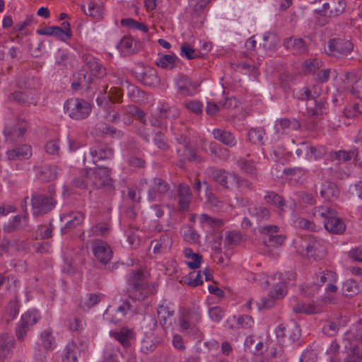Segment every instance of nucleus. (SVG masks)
I'll use <instances>...</instances> for the list:
<instances>
[{
  "label": "nucleus",
  "instance_id": "f704fd0d",
  "mask_svg": "<svg viewBox=\"0 0 362 362\" xmlns=\"http://www.w3.org/2000/svg\"><path fill=\"white\" fill-rule=\"evenodd\" d=\"M71 186L81 189H87L90 186L88 176H86V168L82 169L79 175L71 180Z\"/></svg>",
  "mask_w": 362,
  "mask_h": 362
},
{
  "label": "nucleus",
  "instance_id": "680f3d73",
  "mask_svg": "<svg viewBox=\"0 0 362 362\" xmlns=\"http://www.w3.org/2000/svg\"><path fill=\"white\" fill-rule=\"evenodd\" d=\"M157 81L158 77L155 70L148 69L144 71L143 82L145 85L151 86Z\"/></svg>",
  "mask_w": 362,
  "mask_h": 362
},
{
  "label": "nucleus",
  "instance_id": "f257e3e1",
  "mask_svg": "<svg viewBox=\"0 0 362 362\" xmlns=\"http://www.w3.org/2000/svg\"><path fill=\"white\" fill-rule=\"evenodd\" d=\"M129 296L134 300L142 301L145 300L151 292L149 285L143 279L141 271L129 274L127 279Z\"/></svg>",
  "mask_w": 362,
  "mask_h": 362
},
{
  "label": "nucleus",
  "instance_id": "c9c22d12",
  "mask_svg": "<svg viewBox=\"0 0 362 362\" xmlns=\"http://www.w3.org/2000/svg\"><path fill=\"white\" fill-rule=\"evenodd\" d=\"M265 135V131L262 127L252 128L248 131L247 139L254 144H263V138Z\"/></svg>",
  "mask_w": 362,
  "mask_h": 362
},
{
  "label": "nucleus",
  "instance_id": "0e129e2a",
  "mask_svg": "<svg viewBox=\"0 0 362 362\" xmlns=\"http://www.w3.org/2000/svg\"><path fill=\"white\" fill-rule=\"evenodd\" d=\"M308 150L310 151V156L313 157L315 159L322 158L327 153V148L324 146H309Z\"/></svg>",
  "mask_w": 362,
  "mask_h": 362
},
{
  "label": "nucleus",
  "instance_id": "603ef678",
  "mask_svg": "<svg viewBox=\"0 0 362 362\" xmlns=\"http://www.w3.org/2000/svg\"><path fill=\"white\" fill-rule=\"evenodd\" d=\"M334 6L329 11V17H337L344 13L346 6V0H334Z\"/></svg>",
  "mask_w": 362,
  "mask_h": 362
},
{
  "label": "nucleus",
  "instance_id": "774afa93",
  "mask_svg": "<svg viewBox=\"0 0 362 362\" xmlns=\"http://www.w3.org/2000/svg\"><path fill=\"white\" fill-rule=\"evenodd\" d=\"M286 294V288L284 283L278 284L275 288L270 291L269 296L273 299L281 298Z\"/></svg>",
  "mask_w": 362,
  "mask_h": 362
},
{
  "label": "nucleus",
  "instance_id": "bb28decb",
  "mask_svg": "<svg viewBox=\"0 0 362 362\" xmlns=\"http://www.w3.org/2000/svg\"><path fill=\"white\" fill-rule=\"evenodd\" d=\"M122 97L121 90L117 88H112L108 95H104L96 99V103L99 106L105 107L112 104V100L119 101Z\"/></svg>",
  "mask_w": 362,
  "mask_h": 362
},
{
  "label": "nucleus",
  "instance_id": "bf43d9fd",
  "mask_svg": "<svg viewBox=\"0 0 362 362\" xmlns=\"http://www.w3.org/2000/svg\"><path fill=\"white\" fill-rule=\"evenodd\" d=\"M100 300V296L97 294L89 293L83 301L81 302V306L83 308H90L95 305Z\"/></svg>",
  "mask_w": 362,
  "mask_h": 362
},
{
  "label": "nucleus",
  "instance_id": "a19ab883",
  "mask_svg": "<svg viewBox=\"0 0 362 362\" xmlns=\"http://www.w3.org/2000/svg\"><path fill=\"white\" fill-rule=\"evenodd\" d=\"M347 321L346 319L341 320L339 324H337L335 322H328L323 326L322 331L326 335L333 337L338 332L339 327L345 326Z\"/></svg>",
  "mask_w": 362,
  "mask_h": 362
},
{
  "label": "nucleus",
  "instance_id": "3c124183",
  "mask_svg": "<svg viewBox=\"0 0 362 362\" xmlns=\"http://www.w3.org/2000/svg\"><path fill=\"white\" fill-rule=\"evenodd\" d=\"M186 283L190 286H197L203 284L202 271L190 272L185 279Z\"/></svg>",
  "mask_w": 362,
  "mask_h": 362
},
{
  "label": "nucleus",
  "instance_id": "9d476101",
  "mask_svg": "<svg viewBox=\"0 0 362 362\" xmlns=\"http://www.w3.org/2000/svg\"><path fill=\"white\" fill-rule=\"evenodd\" d=\"M130 309L131 305L129 302L124 300L117 308L108 306L105 311L103 316L110 322L117 324L122 320L127 311Z\"/></svg>",
  "mask_w": 362,
  "mask_h": 362
},
{
  "label": "nucleus",
  "instance_id": "72a5a7b5",
  "mask_svg": "<svg viewBox=\"0 0 362 362\" xmlns=\"http://www.w3.org/2000/svg\"><path fill=\"white\" fill-rule=\"evenodd\" d=\"M136 41L130 37H124L117 45L118 49L124 55L130 54L134 52Z\"/></svg>",
  "mask_w": 362,
  "mask_h": 362
},
{
  "label": "nucleus",
  "instance_id": "4468645a",
  "mask_svg": "<svg viewBox=\"0 0 362 362\" xmlns=\"http://www.w3.org/2000/svg\"><path fill=\"white\" fill-rule=\"evenodd\" d=\"M328 48L332 54L339 57L349 54L353 49V45L349 40L332 39L329 42Z\"/></svg>",
  "mask_w": 362,
  "mask_h": 362
},
{
  "label": "nucleus",
  "instance_id": "a878e982",
  "mask_svg": "<svg viewBox=\"0 0 362 362\" xmlns=\"http://www.w3.org/2000/svg\"><path fill=\"white\" fill-rule=\"evenodd\" d=\"M300 126L298 121L295 119L281 118L276 121L274 129L276 133L283 134L287 129L296 130Z\"/></svg>",
  "mask_w": 362,
  "mask_h": 362
},
{
  "label": "nucleus",
  "instance_id": "9b49d317",
  "mask_svg": "<svg viewBox=\"0 0 362 362\" xmlns=\"http://www.w3.org/2000/svg\"><path fill=\"white\" fill-rule=\"evenodd\" d=\"M92 250L95 257L102 264L108 263L112 257V251L109 245L100 240L95 239L92 243Z\"/></svg>",
  "mask_w": 362,
  "mask_h": 362
},
{
  "label": "nucleus",
  "instance_id": "6e6d98bb",
  "mask_svg": "<svg viewBox=\"0 0 362 362\" xmlns=\"http://www.w3.org/2000/svg\"><path fill=\"white\" fill-rule=\"evenodd\" d=\"M180 54L187 59H193L199 57L195 49L189 43H184L181 46Z\"/></svg>",
  "mask_w": 362,
  "mask_h": 362
},
{
  "label": "nucleus",
  "instance_id": "7ed1b4c3",
  "mask_svg": "<svg viewBox=\"0 0 362 362\" xmlns=\"http://www.w3.org/2000/svg\"><path fill=\"white\" fill-rule=\"evenodd\" d=\"M315 214L324 218V226L327 231L340 234L345 230L346 226L338 217L335 210L327 206H319L315 209Z\"/></svg>",
  "mask_w": 362,
  "mask_h": 362
},
{
  "label": "nucleus",
  "instance_id": "4d7b16f0",
  "mask_svg": "<svg viewBox=\"0 0 362 362\" xmlns=\"http://www.w3.org/2000/svg\"><path fill=\"white\" fill-rule=\"evenodd\" d=\"M210 1L211 0H190V5L192 6L194 14L197 16H199Z\"/></svg>",
  "mask_w": 362,
  "mask_h": 362
},
{
  "label": "nucleus",
  "instance_id": "8fccbe9b",
  "mask_svg": "<svg viewBox=\"0 0 362 362\" xmlns=\"http://www.w3.org/2000/svg\"><path fill=\"white\" fill-rule=\"evenodd\" d=\"M210 151L223 160H228L230 157V151L228 148L221 147L215 143L210 144Z\"/></svg>",
  "mask_w": 362,
  "mask_h": 362
},
{
  "label": "nucleus",
  "instance_id": "c03bdc74",
  "mask_svg": "<svg viewBox=\"0 0 362 362\" xmlns=\"http://www.w3.org/2000/svg\"><path fill=\"white\" fill-rule=\"evenodd\" d=\"M344 295L352 296L357 294L359 291V286L354 279H348L344 282L342 286Z\"/></svg>",
  "mask_w": 362,
  "mask_h": 362
},
{
  "label": "nucleus",
  "instance_id": "f3484780",
  "mask_svg": "<svg viewBox=\"0 0 362 362\" xmlns=\"http://www.w3.org/2000/svg\"><path fill=\"white\" fill-rule=\"evenodd\" d=\"M257 162L253 158H250V155H247V158H240L237 161L239 168L247 175L252 177H257L258 170L257 168Z\"/></svg>",
  "mask_w": 362,
  "mask_h": 362
},
{
  "label": "nucleus",
  "instance_id": "5701e85b",
  "mask_svg": "<svg viewBox=\"0 0 362 362\" xmlns=\"http://www.w3.org/2000/svg\"><path fill=\"white\" fill-rule=\"evenodd\" d=\"M176 86L180 93L185 95H191V88H196L197 85L191 81L189 78L183 74H179L175 79Z\"/></svg>",
  "mask_w": 362,
  "mask_h": 362
},
{
  "label": "nucleus",
  "instance_id": "a211bd4d",
  "mask_svg": "<svg viewBox=\"0 0 362 362\" xmlns=\"http://www.w3.org/2000/svg\"><path fill=\"white\" fill-rule=\"evenodd\" d=\"M15 340L13 336L8 334H3L0 336V359L4 360L11 354V349L14 346Z\"/></svg>",
  "mask_w": 362,
  "mask_h": 362
},
{
  "label": "nucleus",
  "instance_id": "864d4df0",
  "mask_svg": "<svg viewBox=\"0 0 362 362\" xmlns=\"http://www.w3.org/2000/svg\"><path fill=\"white\" fill-rule=\"evenodd\" d=\"M233 187H243L244 189L249 190H254L255 186L252 182L247 179L242 178L239 175H233Z\"/></svg>",
  "mask_w": 362,
  "mask_h": 362
},
{
  "label": "nucleus",
  "instance_id": "7c9ffc66",
  "mask_svg": "<svg viewBox=\"0 0 362 362\" xmlns=\"http://www.w3.org/2000/svg\"><path fill=\"white\" fill-rule=\"evenodd\" d=\"M250 216L257 221L268 220L270 218L271 212L264 206H255L248 209Z\"/></svg>",
  "mask_w": 362,
  "mask_h": 362
},
{
  "label": "nucleus",
  "instance_id": "ddd939ff",
  "mask_svg": "<svg viewBox=\"0 0 362 362\" xmlns=\"http://www.w3.org/2000/svg\"><path fill=\"white\" fill-rule=\"evenodd\" d=\"M172 244V234L169 230H166L158 238L152 240L150 246L153 247L154 254L162 255L170 251Z\"/></svg>",
  "mask_w": 362,
  "mask_h": 362
},
{
  "label": "nucleus",
  "instance_id": "20e7f679",
  "mask_svg": "<svg viewBox=\"0 0 362 362\" xmlns=\"http://www.w3.org/2000/svg\"><path fill=\"white\" fill-rule=\"evenodd\" d=\"M202 315L198 310H185L179 316L180 331L189 336L199 337L197 325L201 321Z\"/></svg>",
  "mask_w": 362,
  "mask_h": 362
},
{
  "label": "nucleus",
  "instance_id": "ea45409f",
  "mask_svg": "<svg viewBox=\"0 0 362 362\" xmlns=\"http://www.w3.org/2000/svg\"><path fill=\"white\" fill-rule=\"evenodd\" d=\"M264 199L267 204H272L281 210L285 205L283 197L274 192H267L264 197Z\"/></svg>",
  "mask_w": 362,
  "mask_h": 362
},
{
  "label": "nucleus",
  "instance_id": "052dcab7",
  "mask_svg": "<svg viewBox=\"0 0 362 362\" xmlns=\"http://www.w3.org/2000/svg\"><path fill=\"white\" fill-rule=\"evenodd\" d=\"M22 217L19 215L15 216L7 224L4 226V230L11 233L20 228Z\"/></svg>",
  "mask_w": 362,
  "mask_h": 362
},
{
  "label": "nucleus",
  "instance_id": "4c0bfd02",
  "mask_svg": "<svg viewBox=\"0 0 362 362\" xmlns=\"http://www.w3.org/2000/svg\"><path fill=\"white\" fill-rule=\"evenodd\" d=\"M110 232V227L108 223L101 222L92 226L88 231V237L95 235H105Z\"/></svg>",
  "mask_w": 362,
  "mask_h": 362
},
{
  "label": "nucleus",
  "instance_id": "cd10ccee",
  "mask_svg": "<svg viewBox=\"0 0 362 362\" xmlns=\"http://www.w3.org/2000/svg\"><path fill=\"white\" fill-rule=\"evenodd\" d=\"M110 335L127 348L130 345L129 340L132 337V331L127 327H122L119 332L110 331Z\"/></svg>",
  "mask_w": 362,
  "mask_h": 362
},
{
  "label": "nucleus",
  "instance_id": "0eeeda50",
  "mask_svg": "<svg viewBox=\"0 0 362 362\" xmlns=\"http://www.w3.org/2000/svg\"><path fill=\"white\" fill-rule=\"evenodd\" d=\"M56 201L51 194L36 193L32 196V211L34 216H40L52 211Z\"/></svg>",
  "mask_w": 362,
  "mask_h": 362
},
{
  "label": "nucleus",
  "instance_id": "f03ea898",
  "mask_svg": "<svg viewBox=\"0 0 362 362\" xmlns=\"http://www.w3.org/2000/svg\"><path fill=\"white\" fill-rule=\"evenodd\" d=\"M111 169L107 167L97 165L95 168H86L90 186L93 188H111L113 180L111 178Z\"/></svg>",
  "mask_w": 362,
  "mask_h": 362
},
{
  "label": "nucleus",
  "instance_id": "473e14b6",
  "mask_svg": "<svg viewBox=\"0 0 362 362\" xmlns=\"http://www.w3.org/2000/svg\"><path fill=\"white\" fill-rule=\"evenodd\" d=\"M344 347L347 351L344 362H362V351L357 346L344 344Z\"/></svg>",
  "mask_w": 362,
  "mask_h": 362
},
{
  "label": "nucleus",
  "instance_id": "4be33fe9",
  "mask_svg": "<svg viewBox=\"0 0 362 362\" xmlns=\"http://www.w3.org/2000/svg\"><path fill=\"white\" fill-rule=\"evenodd\" d=\"M320 194L326 201L331 202L339 195L338 187L330 182H325L320 187Z\"/></svg>",
  "mask_w": 362,
  "mask_h": 362
},
{
  "label": "nucleus",
  "instance_id": "393cba45",
  "mask_svg": "<svg viewBox=\"0 0 362 362\" xmlns=\"http://www.w3.org/2000/svg\"><path fill=\"white\" fill-rule=\"evenodd\" d=\"M321 93V88L318 86L303 87L296 93V97L300 100H311L317 99Z\"/></svg>",
  "mask_w": 362,
  "mask_h": 362
},
{
  "label": "nucleus",
  "instance_id": "5fc2aeb1",
  "mask_svg": "<svg viewBox=\"0 0 362 362\" xmlns=\"http://www.w3.org/2000/svg\"><path fill=\"white\" fill-rule=\"evenodd\" d=\"M199 221L202 224H206L211 227H219L223 224V221L214 217L210 216L206 214H202L199 216Z\"/></svg>",
  "mask_w": 362,
  "mask_h": 362
},
{
  "label": "nucleus",
  "instance_id": "6e6552de",
  "mask_svg": "<svg viewBox=\"0 0 362 362\" xmlns=\"http://www.w3.org/2000/svg\"><path fill=\"white\" fill-rule=\"evenodd\" d=\"M113 150L105 145H98L90 148L88 155L85 156L83 163L95 165L100 160H109L113 158Z\"/></svg>",
  "mask_w": 362,
  "mask_h": 362
},
{
  "label": "nucleus",
  "instance_id": "69168bd1",
  "mask_svg": "<svg viewBox=\"0 0 362 362\" xmlns=\"http://www.w3.org/2000/svg\"><path fill=\"white\" fill-rule=\"evenodd\" d=\"M84 13L93 18H99L102 16V8L93 2H90L88 4V11L84 10Z\"/></svg>",
  "mask_w": 362,
  "mask_h": 362
},
{
  "label": "nucleus",
  "instance_id": "b1692460",
  "mask_svg": "<svg viewBox=\"0 0 362 362\" xmlns=\"http://www.w3.org/2000/svg\"><path fill=\"white\" fill-rule=\"evenodd\" d=\"M6 155L9 160L28 159L32 155L31 147L29 145L24 144L13 149L8 150Z\"/></svg>",
  "mask_w": 362,
  "mask_h": 362
},
{
  "label": "nucleus",
  "instance_id": "2eb2a0df",
  "mask_svg": "<svg viewBox=\"0 0 362 362\" xmlns=\"http://www.w3.org/2000/svg\"><path fill=\"white\" fill-rule=\"evenodd\" d=\"M178 206L180 211H185L189 209L192 199V193L190 187L185 184L181 183L178 186Z\"/></svg>",
  "mask_w": 362,
  "mask_h": 362
},
{
  "label": "nucleus",
  "instance_id": "e2e57ef3",
  "mask_svg": "<svg viewBox=\"0 0 362 362\" xmlns=\"http://www.w3.org/2000/svg\"><path fill=\"white\" fill-rule=\"evenodd\" d=\"M45 150L47 153L57 156L59 153V145L57 139H53L47 141L45 146Z\"/></svg>",
  "mask_w": 362,
  "mask_h": 362
},
{
  "label": "nucleus",
  "instance_id": "c85d7f7f",
  "mask_svg": "<svg viewBox=\"0 0 362 362\" xmlns=\"http://www.w3.org/2000/svg\"><path fill=\"white\" fill-rule=\"evenodd\" d=\"M78 350L76 344L69 342L64 348L62 362H78Z\"/></svg>",
  "mask_w": 362,
  "mask_h": 362
},
{
  "label": "nucleus",
  "instance_id": "de8ad7c7",
  "mask_svg": "<svg viewBox=\"0 0 362 362\" xmlns=\"http://www.w3.org/2000/svg\"><path fill=\"white\" fill-rule=\"evenodd\" d=\"M75 79H78L79 81V83L82 85V88L89 89L91 83L93 81V79L90 74H87L84 71H79L74 76Z\"/></svg>",
  "mask_w": 362,
  "mask_h": 362
},
{
  "label": "nucleus",
  "instance_id": "dca6fc26",
  "mask_svg": "<svg viewBox=\"0 0 362 362\" xmlns=\"http://www.w3.org/2000/svg\"><path fill=\"white\" fill-rule=\"evenodd\" d=\"M177 156L180 158L178 165L180 168H184L185 161H193L197 163L203 162V158L197 155L192 149L189 146H180L177 148Z\"/></svg>",
  "mask_w": 362,
  "mask_h": 362
},
{
  "label": "nucleus",
  "instance_id": "13d9d810",
  "mask_svg": "<svg viewBox=\"0 0 362 362\" xmlns=\"http://www.w3.org/2000/svg\"><path fill=\"white\" fill-rule=\"evenodd\" d=\"M185 107L196 115H202L203 105L199 100H190L185 102Z\"/></svg>",
  "mask_w": 362,
  "mask_h": 362
},
{
  "label": "nucleus",
  "instance_id": "aec40b11",
  "mask_svg": "<svg viewBox=\"0 0 362 362\" xmlns=\"http://www.w3.org/2000/svg\"><path fill=\"white\" fill-rule=\"evenodd\" d=\"M284 45L288 49L293 51L294 54H303L307 52L305 42L302 38L291 37L284 40Z\"/></svg>",
  "mask_w": 362,
  "mask_h": 362
},
{
  "label": "nucleus",
  "instance_id": "e433bc0d",
  "mask_svg": "<svg viewBox=\"0 0 362 362\" xmlns=\"http://www.w3.org/2000/svg\"><path fill=\"white\" fill-rule=\"evenodd\" d=\"M70 219L68 220L65 226L62 228V233H64V230L71 229L76 228L81 225L84 220V215L81 212H73L69 215Z\"/></svg>",
  "mask_w": 362,
  "mask_h": 362
},
{
  "label": "nucleus",
  "instance_id": "338daca9",
  "mask_svg": "<svg viewBox=\"0 0 362 362\" xmlns=\"http://www.w3.org/2000/svg\"><path fill=\"white\" fill-rule=\"evenodd\" d=\"M209 315L213 321L219 322L224 316V312L220 307H212L209 309Z\"/></svg>",
  "mask_w": 362,
  "mask_h": 362
},
{
  "label": "nucleus",
  "instance_id": "2f4dec72",
  "mask_svg": "<svg viewBox=\"0 0 362 362\" xmlns=\"http://www.w3.org/2000/svg\"><path fill=\"white\" fill-rule=\"evenodd\" d=\"M179 62L175 55L165 54L156 61V64L163 69H173Z\"/></svg>",
  "mask_w": 362,
  "mask_h": 362
},
{
  "label": "nucleus",
  "instance_id": "49530a36",
  "mask_svg": "<svg viewBox=\"0 0 362 362\" xmlns=\"http://www.w3.org/2000/svg\"><path fill=\"white\" fill-rule=\"evenodd\" d=\"M354 156V153L352 151H330L329 156V159L332 160H338L342 162H347L350 160Z\"/></svg>",
  "mask_w": 362,
  "mask_h": 362
},
{
  "label": "nucleus",
  "instance_id": "79ce46f5",
  "mask_svg": "<svg viewBox=\"0 0 362 362\" xmlns=\"http://www.w3.org/2000/svg\"><path fill=\"white\" fill-rule=\"evenodd\" d=\"M57 175V168L54 165H45L41 170V179L46 182L54 180Z\"/></svg>",
  "mask_w": 362,
  "mask_h": 362
},
{
  "label": "nucleus",
  "instance_id": "39448f33",
  "mask_svg": "<svg viewBox=\"0 0 362 362\" xmlns=\"http://www.w3.org/2000/svg\"><path fill=\"white\" fill-rule=\"evenodd\" d=\"M92 110L89 102L78 98L66 100L64 104L65 112L72 119L79 120L87 118Z\"/></svg>",
  "mask_w": 362,
  "mask_h": 362
},
{
  "label": "nucleus",
  "instance_id": "a18cd8bd",
  "mask_svg": "<svg viewBox=\"0 0 362 362\" xmlns=\"http://www.w3.org/2000/svg\"><path fill=\"white\" fill-rule=\"evenodd\" d=\"M286 237L283 235H269L264 240L267 247H279L284 243Z\"/></svg>",
  "mask_w": 362,
  "mask_h": 362
},
{
  "label": "nucleus",
  "instance_id": "f8f14e48",
  "mask_svg": "<svg viewBox=\"0 0 362 362\" xmlns=\"http://www.w3.org/2000/svg\"><path fill=\"white\" fill-rule=\"evenodd\" d=\"M170 190L169 185L160 178H153L148 192L150 201L161 199Z\"/></svg>",
  "mask_w": 362,
  "mask_h": 362
},
{
  "label": "nucleus",
  "instance_id": "6ab92c4d",
  "mask_svg": "<svg viewBox=\"0 0 362 362\" xmlns=\"http://www.w3.org/2000/svg\"><path fill=\"white\" fill-rule=\"evenodd\" d=\"M158 317L160 325L167 328L172 324V317L174 315V310L168 305H160L157 309Z\"/></svg>",
  "mask_w": 362,
  "mask_h": 362
},
{
  "label": "nucleus",
  "instance_id": "1a4fd4ad",
  "mask_svg": "<svg viewBox=\"0 0 362 362\" xmlns=\"http://www.w3.org/2000/svg\"><path fill=\"white\" fill-rule=\"evenodd\" d=\"M206 173L211 178L213 181L218 184L225 189H230L233 187V175H236L234 173L226 171L224 169L209 168Z\"/></svg>",
  "mask_w": 362,
  "mask_h": 362
},
{
  "label": "nucleus",
  "instance_id": "09e8293b",
  "mask_svg": "<svg viewBox=\"0 0 362 362\" xmlns=\"http://www.w3.org/2000/svg\"><path fill=\"white\" fill-rule=\"evenodd\" d=\"M42 343L45 349H52L54 346V338L52 336V332L49 329H45L41 333Z\"/></svg>",
  "mask_w": 362,
  "mask_h": 362
},
{
  "label": "nucleus",
  "instance_id": "37998d69",
  "mask_svg": "<svg viewBox=\"0 0 362 362\" xmlns=\"http://www.w3.org/2000/svg\"><path fill=\"white\" fill-rule=\"evenodd\" d=\"M64 32L59 26H49L37 30V33L41 35H53L62 40H64L62 34Z\"/></svg>",
  "mask_w": 362,
  "mask_h": 362
},
{
  "label": "nucleus",
  "instance_id": "c756f323",
  "mask_svg": "<svg viewBox=\"0 0 362 362\" xmlns=\"http://www.w3.org/2000/svg\"><path fill=\"white\" fill-rule=\"evenodd\" d=\"M184 255L189 259L186 262L188 267L196 269L200 267L202 256L199 253H194L191 248H185L183 251Z\"/></svg>",
  "mask_w": 362,
  "mask_h": 362
},
{
  "label": "nucleus",
  "instance_id": "412c9836",
  "mask_svg": "<svg viewBox=\"0 0 362 362\" xmlns=\"http://www.w3.org/2000/svg\"><path fill=\"white\" fill-rule=\"evenodd\" d=\"M214 139L229 147H233L237 144V140L232 133L226 129H215L213 130Z\"/></svg>",
  "mask_w": 362,
  "mask_h": 362
},
{
  "label": "nucleus",
  "instance_id": "423d86ee",
  "mask_svg": "<svg viewBox=\"0 0 362 362\" xmlns=\"http://www.w3.org/2000/svg\"><path fill=\"white\" fill-rule=\"evenodd\" d=\"M40 319V315L36 309H30L24 313L16 327L17 339L20 341H23L25 338L27 332Z\"/></svg>",
  "mask_w": 362,
  "mask_h": 362
},
{
  "label": "nucleus",
  "instance_id": "58836bf2",
  "mask_svg": "<svg viewBox=\"0 0 362 362\" xmlns=\"http://www.w3.org/2000/svg\"><path fill=\"white\" fill-rule=\"evenodd\" d=\"M296 313L315 314L320 312L319 308L311 303H299L293 307Z\"/></svg>",
  "mask_w": 362,
  "mask_h": 362
}]
</instances>
